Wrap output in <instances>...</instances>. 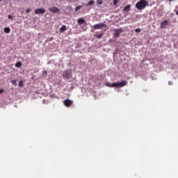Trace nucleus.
<instances>
[{
	"label": "nucleus",
	"instance_id": "nucleus-1",
	"mask_svg": "<svg viewBox=\"0 0 178 178\" xmlns=\"http://www.w3.org/2000/svg\"><path fill=\"white\" fill-rule=\"evenodd\" d=\"M149 5V4L147 0H140L135 6L136 9H138V10H143V9H145V8H147V6Z\"/></svg>",
	"mask_w": 178,
	"mask_h": 178
},
{
	"label": "nucleus",
	"instance_id": "nucleus-2",
	"mask_svg": "<svg viewBox=\"0 0 178 178\" xmlns=\"http://www.w3.org/2000/svg\"><path fill=\"white\" fill-rule=\"evenodd\" d=\"M106 86L107 87H115V88H122V87H124V86H127V81H122L121 83L120 82H117V83H111L109 82L106 83Z\"/></svg>",
	"mask_w": 178,
	"mask_h": 178
},
{
	"label": "nucleus",
	"instance_id": "nucleus-3",
	"mask_svg": "<svg viewBox=\"0 0 178 178\" xmlns=\"http://www.w3.org/2000/svg\"><path fill=\"white\" fill-rule=\"evenodd\" d=\"M104 27H106V24L100 23V24H95V25L93 26V29H94L95 30L102 29H104Z\"/></svg>",
	"mask_w": 178,
	"mask_h": 178
},
{
	"label": "nucleus",
	"instance_id": "nucleus-4",
	"mask_svg": "<svg viewBox=\"0 0 178 178\" xmlns=\"http://www.w3.org/2000/svg\"><path fill=\"white\" fill-rule=\"evenodd\" d=\"M122 33H123V31L122 30V29H118L114 31L113 35L114 37H115V38H118L119 35L122 34Z\"/></svg>",
	"mask_w": 178,
	"mask_h": 178
},
{
	"label": "nucleus",
	"instance_id": "nucleus-5",
	"mask_svg": "<svg viewBox=\"0 0 178 178\" xmlns=\"http://www.w3.org/2000/svg\"><path fill=\"white\" fill-rule=\"evenodd\" d=\"M63 77L64 79H72V73H70L67 70H65L63 73Z\"/></svg>",
	"mask_w": 178,
	"mask_h": 178
},
{
	"label": "nucleus",
	"instance_id": "nucleus-6",
	"mask_svg": "<svg viewBox=\"0 0 178 178\" xmlns=\"http://www.w3.org/2000/svg\"><path fill=\"white\" fill-rule=\"evenodd\" d=\"M63 104L65 106H67V108H69V106H72V105H73V101L69 99H65L63 101Z\"/></svg>",
	"mask_w": 178,
	"mask_h": 178
},
{
	"label": "nucleus",
	"instance_id": "nucleus-7",
	"mask_svg": "<svg viewBox=\"0 0 178 178\" xmlns=\"http://www.w3.org/2000/svg\"><path fill=\"white\" fill-rule=\"evenodd\" d=\"M35 15H44L45 13V9L38 8L35 10Z\"/></svg>",
	"mask_w": 178,
	"mask_h": 178
},
{
	"label": "nucleus",
	"instance_id": "nucleus-8",
	"mask_svg": "<svg viewBox=\"0 0 178 178\" xmlns=\"http://www.w3.org/2000/svg\"><path fill=\"white\" fill-rule=\"evenodd\" d=\"M49 11L51 13H59V8H56V7H52L49 8Z\"/></svg>",
	"mask_w": 178,
	"mask_h": 178
},
{
	"label": "nucleus",
	"instance_id": "nucleus-9",
	"mask_svg": "<svg viewBox=\"0 0 178 178\" xmlns=\"http://www.w3.org/2000/svg\"><path fill=\"white\" fill-rule=\"evenodd\" d=\"M104 35V31H101L99 33L98 32H97L95 34V37L96 38H102V36Z\"/></svg>",
	"mask_w": 178,
	"mask_h": 178
},
{
	"label": "nucleus",
	"instance_id": "nucleus-10",
	"mask_svg": "<svg viewBox=\"0 0 178 178\" xmlns=\"http://www.w3.org/2000/svg\"><path fill=\"white\" fill-rule=\"evenodd\" d=\"M131 8V6L130 4L126 6L124 9L123 12H130V8Z\"/></svg>",
	"mask_w": 178,
	"mask_h": 178
},
{
	"label": "nucleus",
	"instance_id": "nucleus-11",
	"mask_svg": "<svg viewBox=\"0 0 178 178\" xmlns=\"http://www.w3.org/2000/svg\"><path fill=\"white\" fill-rule=\"evenodd\" d=\"M165 26H168V20H164L161 23V27L162 29L165 28Z\"/></svg>",
	"mask_w": 178,
	"mask_h": 178
},
{
	"label": "nucleus",
	"instance_id": "nucleus-12",
	"mask_svg": "<svg viewBox=\"0 0 178 178\" xmlns=\"http://www.w3.org/2000/svg\"><path fill=\"white\" fill-rule=\"evenodd\" d=\"M67 29L66 28L65 25H63L62 27L60 28V33H63L65 31H66Z\"/></svg>",
	"mask_w": 178,
	"mask_h": 178
},
{
	"label": "nucleus",
	"instance_id": "nucleus-13",
	"mask_svg": "<svg viewBox=\"0 0 178 178\" xmlns=\"http://www.w3.org/2000/svg\"><path fill=\"white\" fill-rule=\"evenodd\" d=\"M94 3H95V2L94 1V0H90L89 1L87 4L86 6H92V5H94Z\"/></svg>",
	"mask_w": 178,
	"mask_h": 178
},
{
	"label": "nucleus",
	"instance_id": "nucleus-14",
	"mask_svg": "<svg viewBox=\"0 0 178 178\" xmlns=\"http://www.w3.org/2000/svg\"><path fill=\"white\" fill-rule=\"evenodd\" d=\"M78 23L79 24H84V23H86V20L84 19H83V18H79L78 19Z\"/></svg>",
	"mask_w": 178,
	"mask_h": 178
},
{
	"label": "nucleus",
	"instance_id": "nucleus-15",
	"mask_svg": "<svg viewBox=\"0 0 178 178\" xmlns=\"http://www.w3.org/2000/svg\"><path fill=\"white\" fill-rule=\"evenodd\" d=\"M4 31L7 33L9 34L10 33V29L9 27H6L4 28Z\"/></svg>",
	"mask_w": 178,
	"mask_h": 178
},
{
	"label": "nucleus",
	"instance_id": "nucleus-16",
	"mask_svg": "<svg viewBox=\"0 0 178 178\" xmlns=\"http://www.w3.org/2000/svg\"><path fill=\"white\" fill-rule=\"evenodd\" d=\"M22 67V63L20 61L15 63V67Z\"/></svg>",
	"mask_w": 178,
	"mask_h": 178
},
{
	"label": "nucleus",
	"instance_id": "nucleus-17",
	"mask_svg": "<svg viewBox=\"0 0 178 178\" xmlns=\"http://www.w3.org/2000/svg\"><path fill=\"white\" fill-rule=\"evenodd\" d=\"M81 9V6H78L75 8V12H78V10H80Z\"/></svg>",
	"mask_w": 178,
	"mask_h": 178
},
{
	"label": "nucleus",
	"instance_id": "nucleus-18",
	"mask_svg": "<svg viewBox=\"0 0 178 178\" xmlns=\"http://www.w3.org/2000/svg\"><path fill=\"white\" fill-rule=\"evenodd\" d=\"M23 86H24V84L23 83V81H20L19 82V87H23Z\"/></svg>",
	"mask_w": 178,
	"mask_h": 178
},
{
	"label": "nucleus",
	"instance_id": "nucleus-19",
	"mask_svg": "<svg viewBox=\"0 0 178 178\" xmlns=\"http://www.w3.org/2000/svg\"><path fill=\"white\" fill-rule=\"evenodd\" d=\"M97 5H102V0H97Z\"/></svg>",
	"mask_w": 178,
	"mask_h": 178
},
{
	"label": "nucleus",
	"instance_id": "nucleus-20",
	"mask_svg": "<svg viewBox=\"0 0 178 178\" xmlns=\"http://www.w3.org/2000/svg\"><path fill=\"white\" fill-rule=\"evenodd\" d=\"M118 3H119V1L118 0H113V5L114 6L118 5Z\"/></svg>",
	"mask_w": 178,
	"mask_h": 178
},
{
	"label": "nucleus",
	"instance_id": "nucleus-21",
	"mask_svg": "<svg viewBox=\"0 0 178 178\" xmlns=\"http://www.w3.org/2000/svg\"><path fill=\"white\" fill-rule=\"evenodd\" d=\"M135 32L136 33H141V29H137L135 30Z\"/></svg>",
	"mask_w": 178,
	"mask_h": 178
},
{
	"label": "nucleus",
	"instance_id": "nucleus-22",
	"mask_svg": "<svg viewBox=\"0 0 178 178\" xmlns=\"http://www.w3.org/2000/svg\"><path fill=\"white\" fill-rule=\"evenodd\" d=\"M16 83H17L16 80H13V81H12V84H13V86H16Z\"/></svg>",
	"mask_w": 178,
	"mask_h": 178
},
{
	"label": "nucleus",
	"instance_id": "nucleus-23",
	"mask_svg": "<svg viewBox=\"0 0 178 178\" xmlns=\"http://www.w3.org/2000/svg\"><path fill=\"white\" fill-rule=\"evenodd\" d=\"M8 19H13V16H12V15H8Z\"/></svg>",
	"mask_w": 178,
	"mask_h": 178
},
{
	"label": "nucleus",
	"instance_id": "nucleus-24",
	"mask_svg": "<svg viewBox=\"0 0 178 178\" xmlns=\"http://www.w3.org/2000/svg\"><path fill=\"white\" fill-rule=\"evenodd\" d=\"M168 84H169V86H172L173 84V83L172 81H168Z\"/></svg>",
	"mask_w": 178,
	"mask_h": 178
},
{
	"label": "nucleus",
	"instance_id": "nucleus-25",
	"mask_svg": "<svg viewBox=\"0 0 178 178\" xmlns=\"http://www.w3.org/2000/svg\"><path fill=\"white\" fill-rule=\"evenodd\" d=\"M4 92L3 89H0V94H2V92Z\"/></svg>",
	"mask_w": 178,
	"mask_h": 178
},
{
	"label": "nucleus",
	"instance_id": "nucleus-26",
	"mask_svg": "<svg viewBox=\"0 0 178 178\" xmlns=\"http://www.w3.org/2000/svg\"><path fill=\"white\" fill-rule=\"evenodd\" d=\"M26 13H30V10L27 9L26 10Z\"/></svg>",
	"mask_w": 178,
	"mask_h": 178
},
{
	"label": "nucleus",
	"instance_id": "nucleus-27",
	"mask_svg": "<svg viewBox=\"0 0 178 178\" xmlns=\"http://www.w3.org/2000/svg\"><path fill=\"white\" fill-rule=\"evenodd\" d=\"M176 15H178V10L177 11Z\"/></svg>",
	"mask_w": 178,
	"mask_h": 178
},
{
	"label": "nucleus",
	"instance_id": "nucleus-28",
	"mask_svg": "<svg viewBox=\"0 0 178 178\" xmlns=\"http://www.w3.org/2000/svg\"><path fill=\"white\" fill-rule=\"evenodd\" d=\"M0 2H2V0H0Z\"/></svg>",
	"mask_w": 178,
	"mask_h": 178
}]
</instances>
